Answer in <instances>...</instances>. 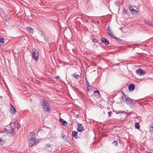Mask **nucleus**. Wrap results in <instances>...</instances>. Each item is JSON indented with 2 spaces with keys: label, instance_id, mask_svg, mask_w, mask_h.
<instances>
[{
  "label": "nucleus",
  "instance_id": "ea45409f",
  "mask_svg": "<svg viewBox=\"0 0 153 153\" xmlns=\"http://www.w3.org/2000/svg\"><path fill=\"white\" fill-rule=\"evenodd\" d=\"M103 38V39H104V38Z\"/></svg>",
  "mask_w": 153,
  "mask_h": 153
},
{
  "label": "nucleus",
  "instance_id": "b1692460",
  "mask_svg": "<svg viewBox=\"0 0 153 153\" xmlns=\"http://www.w3.org/2000/svg\"><path fill=\"white\" fill-rule=\"evenodd\" d=\"M73 76L77 79H78L79 77V75L76 74H74L73 75Z\"/></svg>",
  "mask_w": 153,
  "mask_h": 153
},
{
  "label": "nucleus",
  "instance_id": "f257e3e1",
  "mask_svg": "<svg viewBox=\"0 0 153 153\" xmlns=\"http://www.w3.org/2000/svg\"><path fill=\"white\" fill-rule=\"evenodd\" d=\"M42 103V106L44 111H48L50 108L49 103L46 100H43Z\"/></svg>",
  "mask_w": 153,
  "mask_h": 153
},
{
  "label": "nucleus",
  "instance_id": "f704fd0d",
  "mask_svg": "<svg viewBox=\"0 0 153 153\" xmlns=\"http://www.w3.org/2000/svg\"><path fill=\"white\" fill-rule=\"evenodd\" d=\"M127 114H130V115H131V112H128L127 113Z\"/></svg>",
  "mask_w": 153,
  "mask_h": 153
},
{
  "label": "nucleus",
  "instance_id": "c756f323",
  "mask_svg": "<svg viewBox=\"0 0 153 153\" xmlns=\"http://www.w3.org/2000/svg\"><path fill=\"white\" fill-rule=\"evenodd\" d=\"M116 6H120V2L119 1H116L115 2Z\"/></svg>",
  "mask_w": 153,
  "mask_h": 153
},
{
  "label": "nucleus",
  "instance_id": "aec40b11",
  "mask_svg": "<svg viewBox=\"0 0 153 153\" xmlns=\"http://www.w3.org/2000/svg\"><path fill=\"white\" fill-rule=\"evenodd\" d=\"M8 128H5L6 131L7 132H8L9 133H11L12 132V130L9 129Z\"/></svg>",
  "mask_w": 153,
  "mask_h": 153
},
{
  "label": "nucleus",
  "instance_id": "bb28decb",
  "mask_svg": "<svg viewBox=\"0 0 153 153\" xmlns=\"http://www.w3.org/2000/svg\"><path fill=\"white\" fill-rule=\"evenodd\" d=\"M116 40L120 43H122L123 41L121 39H115Z\"/></svg>",
  "mask_w": 153,
  "mask_h": 153
},
{
  "label": "nucleus",
  "instance_id": "393cba45",
  "mask_svg": "<svg viewBox=\"0 0 153 153\" xmlns=\"http://www.w3.org/2000/svg\"><path fill=\"white\" fill-rule=\"evenodd\" d=\"M128 10L126 9L125 8H123V13L124 14H126L127 13Z\"/></svg>",
  "mask_w": 153,
  "mask_h": 153
},
{
  "label": "nucleus",
  "instance_id": "473e14b6",
  "mask_svg": "<svg viewBox=\"0 0 153 153\" xmlns=\"http://www.w3.org/2000/svg\"><path fill=\"white\" fill-rule=\"evenodd\" d=\"M108 115H109V116H111V114L112 113V112H111V111H110V112H108Z\"/></svg>",
  "mask_w": 153,
  "mask_h": 153
},
{
  "label": "nucleus",
  "instance_id": "5701e85b",
  "mask_svg": "<svg viewBox=\"0 0 153 153\" xmlns=\"http://www.w3.org/2000/svg\"><path fill=\"white\" fill-rule=\"evenodd\" d=\"M4 43V39H0V45H2Z\"/></svg>",
  "mask_w": 153,
  "mask_h": 153
},
{
  "label": "nucleus",
  "instance_id": "39448f33",
  "mask_svg": "<svg viewBox=\"0 0 153 153\" xmlns=\"http://www.w3.org/2000/svg\"><path fill=\"white\" fill-rule=\"evenodd\" d=\"M107 31L108 34L111 38H117V37H115L113 35V33H111V31L110 29V27H108L107 29Z\"/></svg>",
  "mask_w": 153,
  "mask_h": 153
},
{
  "label": "nucleus",
  "instance_id": "c85d7f7f",
  "mask_svg": "<svg viewBox=\"0 0 153 153\" xmlns=\"http://www.w3.org/2000/svg\"><path fill=\"white\" fill-rule=\"evenodd\" d=\"M30 135L31 136H34L35 135V133L33 132H31L30 133Z\"/></svg>",
  "mask_w": 153,
  "mask_h": 153
},
{
  "label": "nucleus",
  "instance_id": "4be33fe9",
  "mask_svg": "<svg viewBox=\"0 0 153 153\" xmlns=\"http://www.w3.org/2000/svg\"><path fill=\"white\" fill-rule=\"evenodd\" d=\"M135 127L137 129H139L140 128V126L139 123H136L135 124Z\"/></svg>",
  "mask_w": 153,
  "mask_h": 153
},
{
  "label": "nucleus",
  "instance_id": "f8f14e48",
  "mask_svg": "<svg viewBox=\"0 0 153 153\" xmlns=\"http://www.w3.org/2000/svg\"><path fill=\"white\" fill-rule=\"evenodd\" d=\"M128 98V96L127 95H126L124 94H123V96L121 97L122 100L123 101L126 102V101L127 99Z\"/></svg>",
  "mask_w": 153,
  "mask_h": 153
},
{
  "label": "nucleus",
  "instance_id": "f03ea898",
  "mask_svg": "<svg viewBox=\"0 0 153 153\" xmlns=\"http://www.w3.org/2000/svg\"><path fill=\"white\" fill-rule=\"evenodd\" d=\"M39 142V140H36V138L34 137L28 139V145L30 147L36 145Z\"/></svg>",
  "mask_w": 153,
  "mask_h": 153
},
{
  "label": "nucleus",
  "instance_id": "e433bc0d",
  "mask_svg": "<svg viewBox=\"0 0 153 153\" xmlns=\"http://www.w3.org/2000/svg\"><path fill=\"white\" fill-rule=\"evenodd\" d=\"M123 112H125V113H126V112H125V111H122L121 113H123Z\"/></svg>",
  "mask_w": 153,
  "mask_h": 153
},
{
  "label": "nucleus",
  "instance_id": "7c9ffc66",
  "mask_svg": "<svg viewBox=\"0 0 153 153\" xmlns=\"http://www.w3.org/2000/svg\"><path fill=\"white\" fill-rule=\"evenodd\" d=\"M129 9L130 10V11H131V12L133 10V8H132V7H131V6H129Z\"/></svg>",
  "mask_w": 153,
  "mask_h": 153
},
{
  "label": "nucleus",
  "instance_id": "58836bf2",
  "mask_svg": "<svg viewBox=\"0 0 153 153\" xmlns=\"http://www.w3.org/2000/svg\"><path fill=\"white\" fill-rule=\"evenodd\" d=\"M69 33L70 34H71V32H70V31H69Z\"/></svg>",
  "mask_w": 153,
  "mask_h": 153
},
{
  "label": "nucleus",
  "instance_id": "412c9836",
  "mask_svg": "<svg viewBox=\"0 0 153 153\" xmlns=\"http://www.w3.org/2000/svg\"><path fill=\"white\" fill-rule=\"evenodd\" d=\"M131 13L132 14H134L135 15H137V11L134 9L132 11Z\"/></svg>",
  "mask_w": 153,
  "mask_h": 153
},
{
  "label": "nucleus",
  "instance_id": "6e6552de",
  "mask_svg": "<svg viewBox=\"0 0 153 153\" xmlns=\"http://www.w3.org/2000/svg\"><path fill=\"white\" fill-rule=\"evenodd\" d=\"M45 149L48 151H51L52 149V146L49 144H46L45 147Z\"/></svg>",
  "mask_w": 153,
  "mask_h": 153
},
{
  "label": "nucleus",
  "instance_id": "9b49d317",
  "mask_svg": "<svg viewBox=\"0 0 153 153\" xmlns=\"http://www.w3.org/2000/svg\"><path fill=\"white\" fill-rule=\"evenodd\" d=\"M94 96L97 98H99L100 96V93L99 91L97 90L94 92Z\"/></svg>",
  "mask_w": 153,
  "mask_h": 153
},
{
  "label": "nucleus",
  "instance_id": "72a5a7b5",
  "mask_svg": "<svg viewBox=\"0 0 153 153\" xmlns=\"http://www.w3.org/2000/svg\"><path fill=\"white\" fill-rule=\"evenodd\" d=\"M56 79H59L60 78V76H56Z\"/></svg>",
  "mask_w": 153,
  "mask_h": 153
},
{
  "label": "nucleus",
  "instance_id": "ddd939ff",
  "mask_svg": "<svg viewBox=\"0 0 153 153\" xmlns=\"http://www.w3.org/2000/svg\"><path fill=\"white\" fill-rule=\"evenodd\" d=\"M62 138L64 139V140L66 142H68V137L67 136L65 135L64 134L62 135Z\"/></svg>",
  "mask_w": 153,
  "mask_h": 153
},
{
  "label": "nucleus",
  "instance_id": "a878e982",
  "mask_svg": "<svg viewBox=\"0 0 153 153\" xmlns=\"http://www.w3.org/2000/svg\"><path fill=\"white\" fill-rule=\"evenodd\" d=\"M113 144L115 146H117L118 144V142L117 141H114L113 143Z\"/></svg>",
  "mask_w": 153,
  "mask_h": 153
},
{
  "label": "nucleus",
  "instance_id": "9d476101",
  "mask_svg": "<svg viewBox=\"0 0 153 153\" xmlns=\"http://www.w3.org/2000/svg\"><path fill=\"white\" fill-rule=\"evenodd\" d=\"M10 105H11V108L10 109V111H11L13 113H14V114H15L16 112V110L15 108L11 104H10Z\"/></svg>",
  "mask_w": 153,
  "mask_h": 153
},
{
  "label": "nucleus",
  "instance_id": "2eb2a0df",
  "mask_svg": "<svg viewBox=\"0 0 153 153\" xmlns=\"http://www.w3.org/2000/svg\"><path fill=\"white\" fill-rule=\"evenodd\" d=\"M26 28L27 30L29 33H33L34 30L33 28L29 27H26Z\"/></svg>",
  "mask_w": 153,
  "mask_h": 153
},
{
  "label": "nucleus",
  "instance_id": "4468645a",
  "mask_svg": "<svg viewBox=\"0 0 153 153\" xmlns=\"http://www.w3.org/2000/svg\"><path fill=\"white\" fill-rule=\"evenodd\" d=\"M59 121L62 123V124L65 126H66V125L67 124V123L66 122V121L65 120H64L62 118H60L59 119Z\"/></svg>",
  "mask_w": 153,
  "mask_h": 153
},
{
  "label": "nucleus",
  "instance_id": "6ab92c4d",
  "mask_svg": "<svg viewBox=\"0 0 153 153\" xmlns=\"http://www.w3.org/2000/svg\"><path fill=\"white\" fill-rule=\"evenodd\" d=\"M144 22L145 23L148 25L149 26H151L152 25V22L148 20H145Z\"/></svg>",
  "mask_w": 153,
  "mask_h": 153
},
{
  "label": "nucleus",
  "instance_id": "2f4dec72",
  "mask_svg": "<svg viewBox=\"0 0 153 153\" xmlns=\"http://www.w3.org/2000/svg\"><path fill=\"white\" fill-rule=\"evenodd\" d=\"M20 125L19 123H17V128L18 129H19L20 127Z\"/></svg>",
  "mask_w": 153,
  "mask_h": 153
},
{
  "label": "nucleus",
  "instance_id": "423d86ee",
  "mask_svg": "<svg viewBox=\"0 0 153 153\" xmlns=\"http://www.w3.org/2000/svg\"><path fill=\"white\" fill-rule=\"evenodd\" d=\"M77 131L79 132H82L84 131L83 127L82 124L81 123L78 124V127L77 128Z\"/></svg>",
  "mask_w": 153,
  "mask_h": 153
},
{
  "label": "nucleus",
  "instance_id": "20e7f679",
  "mask_svg": "<svg viewBox=\"0 0 153 153\" xmlns=\"http://www.w3.org/2000/svg\"><path fill=\"white\" fill-rule=\"evenodd\" d=\"M136 101V100H132L128 97V98L127 99L126 102L127 104H134Z\"/></svg>",
  "mask_w": 153,
  "mask_h": 153
},
{
  "label": "nucleus",
  "instance_id": "cd10ccee",
  "mask_svg": "<svg viewBox=\"0 0 153 153\" xmlns=\"http://www.w3.org/2000/svg\"><path fill=\"white\" fill-rule=\"evenodd\" d=\"M98 40L97 39H93L92 41L95 43V42L98 43Z\"/></svg>",
  "mask_w": 153,
  "mask_h": 153
},
{
  "label": "nucleus",
  "instance_id": "f3484780",
  "mask_svg": "<svg viewBox=\"0 0 153 153\" xmlns=\"http://www.w3.org/2000/svg\"><path fill=\"white\" fill-rule=\"evenodd\" d=\"M101 42L104 43L106 45H108L109 44V41L106 40V39H101Z\"/></svg>",
  "mask_w": 153,
  "mask_h": 153
},
{
  "label": "nucleus",
  "instance_id": "0eeeda50",
  "mask_svg": "<svg viewBox=\"0 0 153 153\" xmlns=\"http://www.w3.org/2000/svg\"><path fill=\"white\" fill-rule=\"evenodd\" d=\"M136 72L138 75H141L142 74H144L145 73V71L142 70L141 69H138L136 70Z\"/></svg>",
  "mask_w": 153,
  "mask_h": 153
},
{
  "label": "nucleus",
  "instance_id": "c9c22d12",
  "mask_svg": "<svg viewBox=\"0 0 153 153\" xmlns=\"http://www.w3.org/2000/svg\"><path fill=\"white\" fill-rule=\"evenodd\" d=\"M4 141V140H1V139H0V143H1V142H3Z\"/></svg>",
  "mask_w": 153,
  "mask_h": 153
},
{
  "label": "nucleus",
  "instance_id": "4c0bfd02",
  "mask_svg": "<svg viewBox=\"0 0 153 153\" xmlns=\"http://www.w3.org/2000/svg\"><path fill=\"white\" fill-rule=\"evenodd\" d=\"M64 36H65V38L67 39V37H68L67 36H66L65 35H64Z\"/></svg>",
  "mask_w": 153,
  "mask_h": 153
},
{
  "label": "nucleus",
  "instance_id": "a211bd4d",
  "mask_svg": "<svg viewBox=\"0 0 153 153\" xmlns=\"http://www.w3.org/2000/svg\"><path fill=\"white\" fill-rule=\"evenodd\" d=\"M86 86L87 87V89L88 90V91L89 90L91 89V87L90 85V84L89 83V82L87 80L86 82Z\"/></svg>",
  "mask_w": 153,
  "mask_h": 153
},
{
  "label": "nucleus",
  "instance_id": "dca6fc26",
  "mask_svg": "<svg viewBox=\"0 0 153 153\" xmlns=\"http://www.w3.org/2000/svg\"><path fill=\"white\" fill-rule=\"evenodd\" d=\"M77 134L78 132L76 131H74L72 132V135L76 139H77L78 137Z\"/></svg>",
  "mask_w": 153,
  "mask_h": 153
},
{
  "label": "nucleus",
  "instance_id": "1a4fd4ad",
  "mask_svg": "<svg viewBox=\"0 0 153 153\" xmlns=\"http://www.w3.org/2000/svg\"><path fill=\"white\" fill-rule=\"evenodd\" d=\"M135 86L134 84H131L129 85L128 88L130 91H133L135 89Z\"/></svg>",
  "mask_w": 153,
  "mask_h": 153
},
{
  "label": "nucleus",
  "instance_id": "7ed1b4c3",
  "mask_svg": "<svg viewBox=\"0 0 153 153\" xmlns=\"http://www.w3.org/2000/svg\"><path fill=\"white\" fill-rule=\"evenodd\" d=\"M32 51V57L34 60L37 61L38 59L39 56V52L36 49H34Z\"/></svg>",
  "mask_w": 153,
  "mask_h": 153
}]
</instances>
